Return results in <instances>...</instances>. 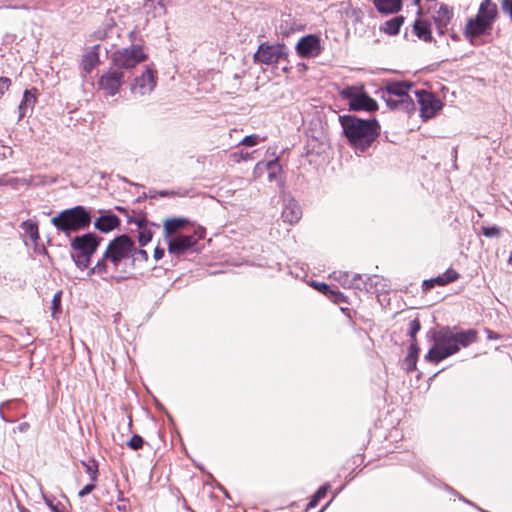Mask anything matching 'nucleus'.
Instances as JSON below:
<instances>
[{
  "instance_id": "obj_21",
  "label": "nucleus",
  "mask_w": 512,
  "mask_h": 512,
  "mask_svg": "<svg viewBox=\"0 0 512 512\" xmlns=\"http://www.w3.org/2000/svg\"><path fill=\"white\" fill-rule=\"evenodd\" d=\"M374 4L379 12L390 14L400 10L402 0H374Z\"/></svg>"
},
{
  "instance_id": "obj_35",
  "label": "nucleus",
  "mask_w": 512,
  "mask_h": 512,
  "mask_svg": "<svg viewBox=\"0 0 512 512\" xmlns=\"http://www.w3.org/2000/svg\"><path fill=\"white\" fill-rule=\"evenodd\" d=\"M128 447H130L133 450H138L142 448L143 446V439L139 435H134L128 442Z\"/></svg>"
},
{
  "instance_id": "obj_8",
  "label": "nucleus",
  "mask_w": 512,
  "mask_h": 512,
  "mask_svg": "<svg viewBox=\"0 0 512 512\" xmlns=\"http://www.w3.org/2000/svg\"><path fill=\"white\" fill-rule=\"evenodd\" d=\"M147 54L141 45L133 44L116 50L112 55L113 64L117 69H132L146 60Z\"/></svg>"
},
{
  "instance_id": "obj_46",
  "label": "nucleus",
  "mask_w": 512,
  "mask_h": 512,
  "mask_svg": "<svg viewBox=\"0 0 512 512\" xmlns=\"http://www.w3.org/2000/svg\"><path fill=\"white\" fill-rule=\"evenodd\" d=\"M368 280H369V282H370V284H371V285H372V284L377 285V284H378V281H379V278H378L377 276H373V277H369V278H368Z\"/></svg>"
},
{
  "instance_id": "obj_10",
  "label": "nucleus",
  "mask_w": 512,
  "mask_h": 512,
  "mask_svg": "<svg viewBox=\"0 0 512 512\" xmlns=\"http://www.w3.org/2000/svg\"><path fill=\"white\" fill-rule=\"evenodd\" d=\"M414 96L418 102L420 117L426 121L434 118L443 108L440 98L425 90H415Z\"/></svg>"
},
{
  "instance_id": "obj_13",
  "label": "nucleus",
  "mask_w": 512,
  "mask_h": 512,
  "mask_svg": "<svg viewBox=\"0 0 512 512\" xmlns=\"http://www.w3.org/2000/svg\"><path fill=\"white\" fill-rule=\"evenodd\" d=\"M204 237V230L195 232V235H180L168 242V252L175 256L184 254L194 247L198 240Z\"/></svg>"
},
{
  "instance_id": "obj_40",
  "label": "nucleus",
  "mask_w": 512,
  "mask_h": 512,
  "mask_svg": "<svg viewBox=\"0 0 512 512\" xmlns=\"http://www.w3.org/2000/svg\"><path fill=\"white\" fill-rule=\"evenodd\" d=\"M502 10L507 13L512 20V0H503L501 3Z\"/></svg>"
},
{
  "instance_id": "obj_9",
  "label": "nucleus",
  "mask_w": 512,
  "mask_h": 512,
  "mask_svg": "<svg viewBox=\"0 0 512 512\" xmlns=\"http://www.w3.org/2000/svg\"><path fill=\"white\" fill-rule=\"evenodd\" d=\"M339 93L344 99L348 100L350 110L374 111L378 108L376 101L364 92L363 87L347 86Z\"/></svg>"
},
{
  "instance_id": "obj_32",
  "label": "nucleus",
  "mask_w": 512,
  "mask_h": 512,
  "mask_svg": "<svg viewBox=\"0 0 512 512\" xmlns=\"http://www.w3.org/2000/svg\"><path fill=\"white\" fill-rule=\"evenodd\" d=\"M152 240V232L147 229H143L139 232L138 241L141 246L147 245Z\"/></svg>"
},
{
  "instance_id": "obj_20",
  "label": "nucleus",
  "mask_w": 512,
  "mask_h": 512,
  "mask_svg": "<svg viewBox=\"0 0 512 512\" xmlns=\"http://www.w3.org/2000/svg\"><path fill=\"white\" fill-rule=\"evenodd\" d=\"M188 224L186 218H171L167 219L163 225L164 237L170 238L175 232L182 229Z\"/></svg>"
},
{
  "instance_id": "obj_38",
  "label": "nucleus",
  "mask_w": 512,
  "mask_h": 512,
  "mask_svg": "<svg viewBox=\"0 0 512 512\" xmlns=\"http://www.w3.org/2000/svg\"><path fill=\"white\" fill-rule=\"evenodd\" d=\"M95 489V484L94 482H90L89 484L85 485L78 493V496L80 498L90 494L93 490Z\"/></svg>"
},
{
  "instance_id": "obj_43",
  "label": "nucleus",
  "mask_w": 512,
  "mask_h": 512,
  "mask_svg": "<svg viewBox=\"0 0 512 512\" xmlns=\"http://www.w3.org/2000/svg\"><path fill=\"white\" fill-rule=\"evenodd\" d=\"M164 256V250L162 248L156 247L154 250V259L159 261Z\"/></svg>"
},
{
  "instance_id": "obj_41",
  "label": "nucleus",
  "mask_w": 512,
  "mask_h": 512,
  "mask_svg": "<svg viewBox=\"0 0 512 512\" xmlns=\"http://www.w3.org/2000/svg\"><path fill=\"white\" fill-rule=\"evenodd\" d=\"M135 259H142L144 261H147L148 254L145 250L135 248L134 257L132 258V260L134 261Z\"/></svg>"
},
{
  "instance_id": "obj_22",
  "label": "nucleus",
  "mask_w": 512,
  "mask_h": 512,
  "mask_svg": "<svg viewBox=\"0 0 512 512\" xmlns=\"http://www.w3.org/2000/svg\"><path fill=\"white\" fill-rule=\"evenodd\" d=\"M98 46H94L92 50L87 52L82 59V68L85 72L90 73L99 63Z\"/></svg>"
},
{
  "instance_id": "obj_36",
  "label": "nucleus",
  "mask_w": 512,
  "mask_h": 512,
  "mask_svg": "<svg viewBox=\"0 0 512 512\" xmlns=\"http://www.w3.org/2000/svg\"><path fill=\"white\" fill-rule=\"evenodd\" d=\"M259 141H260L259 136L252 134V135H248V136L244 137L243 140L240 142V144L250 147V146L257 145L259 143Z\"/></svg>"
},
{
  "instance_id": "obj_14",
  "label": "nucleus",
  "mask_w": 512,
  "mask_h": 512,
  "mask_svg": "<svg viewBox=\"0 0 512 512\" xmlns=\"http://www.w3.org/2000/svg\"><path fill=\"white\" fill-rule=\"evenodd\" d=\"M285 54V48L283 45L261 44L254 54V59L257 62L270 65L279 62Z\"/></svg>"
},
{
  "instance_id": "obj_18",
  "label": "nucleus",
  "mask_w": 512,
  "mask_h": 512,
  "mask_svg": "<svg viewBox=\"0 0 512 512\" xmlns=\"http://www.w3.org/2000/svg\"><path fill=\"white\" fill-rule=\"evenodd\" d=\"M333 277L340 281L344 287H354L357 289H362L363 287L366 288V283L363 282L361 275H354L352 278H350L348 273L334 272Z\"/></svg>"
},
{
  "instance_id": "obj_3",
  "label": "nucleus",
  "mask_w": 512,
  "mask_h": 512,
  "mask_svg": "<svg viewBox=\"0 0 512 512\" xmlns=\"http://www.w3.org/2000/svg\"><path fill=\"white\" fill-rule=\"evenodd\" d=\"M343 132L349 143L361 152L365 151L377 138L379 124L376 120H363L351 115L339 117Z\"/></svg>"
},
{
  "instance_id": "obj_4",
  "label": "nucleus",
  "mask_w": 512,
  "mask_h": 512,
  "mask_svg": "<svg viewBox=\"0 0 512 512\" xmlns=\"http://www.w3.org/2000/svg\"><path fill=\"white\" fill-rule=\"evenodd\" d=\"M498 17V7L492 0H483L477 14L467 20L463 30L465 39L472 45H479L480 38L491 32Z\"/></svg>"
},
{
  "instance_id": "obj_12",
  "label": "nucleus",
  "mask_w": 512,
  "mask_h": 512,
  "mask_svg": "<svg viewBox=\"0 0 512 512\" xmlns=\"http://www.w3.org/2000/svg\"><path fill=\"white\" fill-rule=\"evenodd\" d=\"M124 83V73L115 66L103 73L98 81L99 89L108 96H115Z\"/></svg>"
},
{
  "instance_id": "obj_34",
  "label": "nucleus",
  "mask_w": 512,
  "mask_h": 512,
  "mask_svg": "<svg viewBox=\"0 0 512 512\" xmlns=\"http://www.w3.org/2000/svg\"><path fill=\"white\" fill-rule=\"evenodd\" d=\"M500 232V228L497 226L482 227L483 235L488 238L499 237Z\"/></svg>"
},
{
  "instance_id": "obj_33",
  "label": "nucleus",
  "mask_w": 512,
  "mask_h": 512,
  "mask_svg": "<svg viewBox=\"0 0 512 512\" xmlns=\"http://www.w3.org/2000/svg\"><path fill=\"white\" fill-rule=\"evenodd\" d=\"M61 297H62L61 290L57 291L53 296V299H52V309H53L52 316L53 317H55L56 313L59 312V310H60Z\"/></svg>"
},
{
  "instance_id": "obj_19",
  "label": "nucleus",
  "mask_w": 512,
  "mask_h": 512,
  "mask_svg": "<svg viewBox=\"0 0 512 512\" xmlns=\"http://www.w3.org/2000/svg\"><path fill=\"white\" fill-rule=\"evenodd\" d=\"M36 103V96L31 90H25L23 94V99L19 104V118L21 120L28 112H31Z\"/></svg>"
},
{
  "instance_id": "obj_30",
  "label": "nucleus",
  "mask_w": 512,
  "mask_h": 512,
  "mask_svg": "<svg viewBox=\"0 0 512 512\" xmlns=\"http://www.w3.org/2000/svg\"><path fill=\"white\" fill-rule=\"evenodd\" d=\"M419 351V348L415 344H411L410 346V353L406 358V361L409 363V370H412L416 366V357L417 353Z\"/></svg>"
},
{
  "instance_id": "obj_11",
  "label": "nucleus",
  "mask_w": 512,
  "mask_h": 512,
  "mask_svg": "<svg viewBox=\"0 0 512 512\" xmlns=\"http://www.w3.org/2000/svg\"><path fill=\"white\" fill-rule=\"evenodd\" d=\"M156 85V71L147 66L140 75L133 79L130 84V91L134 97H144L150 95Z\"/></svg>"
},
{
  "instance_id": "obj_50",
  "label": "nucleus",
  "mask_w": 512,
  "mask_h": 512,
  "mask_svg": "<svg viewBox=\"0 0 512 512\" xmlns=\"http://www.w3.org/2000/svg\"><path fill=\"white\" fill-rule=\"evenodd\" d=\"M20 512H28V510H27V509H25V508H21V509H20Z\"/></svg>"
},
{
  "instance_id": "obj_25",
  "label": "nucleus",
  "mask_w": 512,
  "mask_h": 512,
  "mask_svg": "<svg viewBox=\"0 0 512 512\" xmlns=\"http://www.w3.org/2000/svg\"><path fill=\"white\" fill-rule=\"evenodd\" d=\"M414 32L418 38L424 41L431 40L430 27L425 21L417 20L414 24Z\"/></svg>"
},
{
  "instance_id": "obj_24",
  "label": "nucleus",
  "mask_w": 512,
  "mask_h": 512,
  "mask_svg": "<svg viewBox=\"0 0 512 512\" xmlns=\"http://www.w3.org/2000/svg\"><path fill=\"white\" fill-rule=\"evenodd\" d=\"M453 16V11L446 5H440L435 12L434 19L440 27L446 26Z\"/></svg>"
},
{
  "instance_id": "obj_47",
  "label": "nucleus",
  "mask_w": 512,
  "mask_h": 512,
  "mask_svg": "<svg viewBox=\"0 0 512 512\" xmlns=\"http://www.w3.org/2000/svg\"><path fill=\"white\" fill-rule=\"evenodd\" d=\"M240 158H241L242 160H248V159H250V154H249V153H245V154H244V153H241V154H240Z\"/></svg>"
},
{
  "instance_id": "obj_2",
  "label": "nucleus",
  "mask_w": 512,
  "mask_h": 512,
  "mask_svg": "<svg viewBox=\"0 0 512 512\" xmlns=\"http://www.w3.org/2000/svg\"><path fill=\"white\" fill-rule=\"evenodd\" d=\"M477 332L473 329L460 331L457 329L440 330L434 337V345L429 349L425 358L433 363L448 358L457 353L461 347H467L476 342Z\"/></svg>"
},
{
  "instance_id": "obj_5",
  "label": "nucleus",
  "mask_w": 512,
  "mask_h": 512,
  "mask_svg": "<svg viewBox=\"0 0 512 512\" xmlns=\"http://www.w3.org/2000/svg\"><path fill=\"white\" fill-rule=\"evenodd\" d=\"M414 86L408 82H390L380 91L381 98L391 109H399L407 113L414 111Z\"/></svg>"
},
{
  "instance_id": "obj_17",
  "label": "nucleus",
  "mask_w": 512,
  "mask_h": 512,
  "mask_svg": "<svg viewBox=\"0 0 512 512\" xmlns=\"http://www.w3.org/2000/svg\"><path fill=\"white\" fill-rule=\"evenodd\" d=\"M119 224L120 219L115 214L108 212L102 214L94 222L95 228L103 233H108L114 230L119 226Z\"/></svg>"
},
{
  "instance_id": "obj_26",
  "label": "nucleus",
  "mask_w": 512,
  "mask_h": 512,
  "mask_svg": "<svg viewBox=\"0 0 512 512\" xmlns=\"http://www.w3.org/2000/svg\"><path fill=\"white\" fill-rule=\"evenodd\" d=\"M402 24L403 17L398 16L388 20L381 29L389 35H396L398 34Z\"/></svg>"
},
{
  "instance_id": "obj_31",
  "label": "nucleus",
  "mask_w": 512,
  "mask_h": 512,
  "mask_svg": "<svg viewBox=\"0 0 512 512\" xmlns=\"http://www.w3.org/2000/svg\"><path fill=\"white\" fill-rule=\"evenodd\" d=\"M266 168L269 170L268 178L270 181H272L276 178L277 173L280 171V165L277 160H272L266 164Z\"/></svg>"
},
{
  "instance_id": "obj_29",
  "label": "nucleus",
  "mask_w": 512,
  "mask_h": 512,
  "mask_svg": "<svg viewBox=\"0 0 512 512\" xmlns=\"http://www.w3.org/2000/svg\"><path fill=\"white\" fill-rule=\"evenodd\" d=\"M327 490H328V486H322L320 487L316 493L314 494V496L312 497V499L310 500V502L308 503L307 505V508L310 509V508H313L315 507L318 502L325 497L326 493H327Z\"/></svg>"
},
{
  "instance_id": "obj_15",
  "label": "nucleus",
  "mask_w": 512,
  "mask_h": 512,
  "mask_svg": "<svg viewBox=\"0 0 512 512\" xmlns=\"http://www.w3.org/2000/svg\"><path fill=\"white\" fill-rule=\"evenodd\" d=\"M320 39L316 35H307L298 41L296 45L297 53L303 58H313L321 53Z\"/></svg>"
},
{
  "instance_id": "obj_27",
  "label": "nucleus",
  "mask_w": 512,
  "mask_h": 512,
  "mask_svg": "<svg viewBox=\"0 0 512 512\" xmlns=\"http://www.w3.org/2000/svg\"><path fill=\"white\" fill-rule=\"evenodd\" d=\"M459 277V274L454 269H448L443 274L437 276L435 278V282L439 286H444L448 283H451L455 280H457Z\"/></svg>"
},
{
  "instance_id": "obj_39",
  "label": "nucleus",
  "mask_w": 512,
  "mask_h": 512,
  "mask_svg": "<svg viewBox=\"0 0 512 512\" xmlns=\"http://www.w3.org/2000/svg\"><path fill=\"white\" fill-rule=\"evenodd\" d=\"M311 286H313L315 289L321 291L324 294H328L331 292L329 286L323 282H312Z\"/></svg>"
},
{
  "instance_id": "obj_44",
  "label": "nucleus",
  "mask_w": 512,
  "mask_h": 512,
  "mask_svg": "<svg viewBox=\"0 0 512 512\" xmlns=\"http://www.w3.org/2000/svg\"><path fill=\"white\" fill-rule=\"evenodd\" d=\"M435 285H437V284H436V282H435V278H433V279H429V280H425V281L423 282V287H424V289H431V288H433Z\"/></svg>"
},
{
  "instance_id": "obj_49",
  "label": "nucleus",
  "mask_w": 512,
  "mask_h": 512,
  "mask_svg": "<svg viewBox=\"0 0 512 512\" xmlns=\"http://www.w3.org/2000/svg\"><path fill=\"white\" fill-rule=\"evenodd\" d=\"M261 165H262V163H257V165H256V167H255V171H256L257 169H259V168L261 167Z\"/></svg>"
},
{
  "instance_id": "obj_45",
  "label": "nucleus",
  "mask_w": 512,
  "mask_h": 512,
  "mask_svg": "<svg viewBox=\"0 0 512 512\" xmlns=\"http://www.w3.org/2000/svg\"><path fill=\"white\" fill-rule=\"evenodd\" d=\"M45 503L47 504V506L51 509L52 512H61L58 507L56 505L53 504V502L48 499V498H45Z\"/></svg>"
},
{
  "instance_id": "obj_16",
  "label": "nucleus",
  "mask_w": 512,
  "mask_h": 512,
  "mask_svg": "<svg viewBox=\"0 0 512 512\" xmlns=\"http://www.w3.org/2000/svg\"><path fill=\"white\" fill-rule=\"evenodd\" d=\"M283 210L281 217L284 222L294 224L298 222L302 216V210L298 202L291 198H284Z\"/></svg>"
},
{
  "instance_id": "obj_23",
  "label": "nucleus",
  "mask_w": 512,
  "mask_h": 512,
  "mask_svg": "<svg viewBox=\"0 0 512 512\" xmlns=\"http://www.w3.org/2000/svg\"><path fill=\"white\" fill-rule=\"evenodd\" d=\"M21 229L23 230L24 237L29 238L33 243H37L39 240L38 224L35 220L28 219L21 223Z\"/></svg>"
},
{
  "instance_id": "obj_48",
  "label": "nucleus",
  "mask_w": 512,
  "mask_h": 512,
  "mask_svg": "<svg viewBox=\"0 0 512 512\" xmlns=\"http://www.w3.org/2000/svg\"><path fill=\"white\" fill-rule=\"evenodd\" d=\"M509 264L512 265V252L510 254V257H509V260H508Z\"/></svg>"
},
{
  "instance_id": "obj_37",
  "label": "nucleus",
  "mask_w": 512,
  "mask_h": 512,
  "mask_svg": "<svg viewBox=\"0 0 512 512\" xmlns=\"http://www.w3.org/2000/svg\"><path fill=\"white\" fill-rule=\"evenodd\" d=\"M420 330V323L417 319H414L409 324V334L412 338L415 337L417 332Z\"/></svg>"
},
{
  "instance_id": "obj_1",
  "label": "nucleus",
  "mask_w": 512,
  "mask_h": 512,
  "mask_svg": "<svg viewBox=\"0 0 512 512\" xmlns=\"http://www.w3.org/2000/svg\"><path fill=\"white\" fill-rule=\"evenodd\" d=\"M135 245L130 237L121 235L111 240L97 263L88 274H97L103 279H123L133 264Z\"/></svg>"
},
{
  "instance_id": "obj_42",
  "label": "nucleus",
  "mask_w": 512,
  "mask_h": 512,
  "mask_svg": "<svg viewBox=\"0 0 512 512\" xmlns=\"http://www.w3.org/2000/svg\"><path fill=\"white\" fill-rule=\"evenodd\" d=\"M8 183L11 185H18V184L28 185L29 184V182L26 179H18V178L11 179V180H9Z\"/></svg>"
},
{
  "instance_id": "obj_28",
  "label": "nucleus",
  "mask_w": 512,
  "mask_h": 512,
  "mask_svg": "<svg viewBox=\"0 0 512 512\" xmlns=\"http://www.w3.org/2000/svg\"><path fill=\"white\" fill-rule=\"evenodd\" d=\"M83 465L86 469L87 474L90 477L92 482H96L98 478V465L95 460H89L88 462H83Z\"/></svg>"
},
{
  "instance_id": "obj_51",
  "label": "nucleus",
  "mask_w": 512,
  "mask_h": 512,
  "mask_svg": "<svg viewBox=\"0 0 512 512\" xmlns=\"http://www.w3.org/2000/svg\"><path fill=\"white\" fill-rule=\"evenodd\" d=\"M3 184L2 181L0 180V185Z\"/></svg>"
},
{
  "instance_id": "obj_7",
  "label": "nucleus",
  "mask_w": 512,
  "mask_h": 512,
  "mask_svg": "<svg viewBox=\"0 0 512 512\" xmlns=\"http://www.w3.org/2000/svg\"><path fill=\"white\" fill-rule=\"evenodd\" d=\"M99 243L100 239L92 233H86L80 236H76L72 239V257L78 268L81 270L88 268L90 265L91 256L97 250Z\"/></svg>"
},
{
  "instance_id": "obj_6",
  "label": "nucleus",
  "mask_w": 512,
  "mask_h": 512,
  "mask_svg": "<svg viewBox=\"0 0 512 512\" xmlns=\"http://www.w3.org/2000/svg\"><path fill=\"white\" fill-rule=\"evenodd\" d=\"M90 222V213L83 206L63 210L51 219L52 225L66 234L86 228Z\"/></svg>"
}]
</instances>
